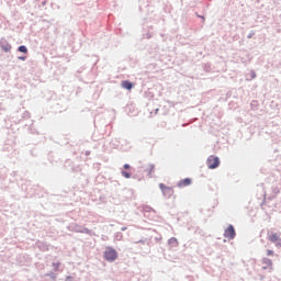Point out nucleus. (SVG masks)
<instances>
[{
    "label": "nucleus",
    "mask_w": 281,
    "mask_h": 281,
    "mask_svg": "<svg viewBox=\"0 0 281 281\" xmlns=\"http://www.w3.org/2000/svg\"><path fill=\"white\" fill-rule=\"evenodd\" d=\"M103 256L106 261L114 262L119 258V252H117V250H115V248L108 247V248H105Z\"/></svg>",
    "instance_id": "f257e3e1"
},
{
    "label": "nucleus",
    "mask_w": 281,
    "mask_h": 281,
    "mask_svg": "<svg viewBox=\"0 0 281 281\" xmlns=\"http://www.w3.org/2000/svg\"><path fill=\"white\" fill-rule=\"evenodd\" d=\"M206 166H209V169H216L220 166V158L216 156H209Z\"/></svg>",
    "instance_id": "f03ea898"
},
{
    "label": "nucleus",
    "mask_w": 281,
    "mask_h": 281,
    "mask_svg": "<svg viewBox=\"0 0 281 281\" xmlns=\"http://www.w3.org/2000/svg\"><path fill=\"white\" fill-rule=\"evenodd\" d=\"M235 236H236L235 229L233 225H229L224 233V237L227 238L228 240H232L235 238Z\"/></svg>",
    "instance_id": "7ed1b4c3"
},
{
    "label": "nucleus",
    "mask_w": 281,
    "mask_h": 281,
    "mask_svg": "<svg viewBox=\"0 0 281 281\" xmlns=\"http://www.w3.org/2000/svg\"><path fill=\"white\" fill-rule=\"evenodd\" d=\"M159 188L162 191L164 195H171L175 193V190H172L171 187H166V184L160 183Z\"/></svg>",
    "instance_id": "20e7f679"
},
{
    "label": "nucleus",
    "mask_w": 281,
    "mask_h": 281,
    "mask_svg": "<svg viewBox=\"0 0 281 281\" xmlns=\"http://www.w3.org/2000/svg\"><path fill=\"white\" fill-rule=\"evenodd\" d=\"M121 87L123 89H126L127 91H131L133 89L134 85L128 80H124L121 82Z\"/></svg>",
    "instance_id": "39448f33"
},
{
    "label": "nucleus",
    "mask_w": 281,
    "mask_h": 281,
    "mask_svg": "<svg viewBox=\"0 0 281 281\" xmlns=\"http://www.w3.org/2000/svg\"><path fill=\"white\" fill-rule=\"evenodd\" d=\"M280 239L279 235L277 233H271L268 235V240L270 243H277Z\"/></svg>",
    "instance_id": "423d86ee"
},
{
    "label": "nucleus",
    "mask_w": 281,
    "mask_h": 281,
    "mask_svg": "<svg viewBox=\"0 0 281 281\" xmlns=\"http://www.w3.org/2000/svg\"><path fill=\"white\" fill-rule=\"evenodd\" d=\"M192 184V180L191 179H184V180H181L179 183H178V187L179 188H184V187H189Z\"/></svg>",
    "instance_id": "0eeeda50"
},
{
    "label": "nucleus",
    "mask_w": 281,
    "mask_h": 281,
    "mask_svg": "<svg viewBox=\"0 0 281 281\" xmlns=\"http://www.w3.org/2000/svg\"><path fill=\"white\" fill-rule=\"evenodd\" d=\"M262 263L263 265H267V268H269L270 270H272V267H273V262L270 258H263L262 259Z\"/></svg>",
    "instance_id": "6e6552de"
},
{
    "label": "nucleus",
    "mask_w": 281,
    "mask_h": 281,
    "mask_svg": "<svg viewBox=\"0 0 281 281\" xmlns=\"http://www.w3.org/2000/svg\"><path fill=\"white\" fill-rule=\"evenodd\" d=\"M145 171H147V173L151 176L155 171V166L154 165L148 166L147 169H145Z\"/></svg>",
    "instance_id": "1a4fd4ad"
},
{
    "label": "nucleus",
    "mask_w": 281,
    "mask_h": 281,
    "mask_svg": "<svg viewBox=\"0 0 281 281\" xmlns=\"http://www.w3.org/2000/svg\"><path fill=\"white\" fill-rule=\"evenodd\" d=\"M19 52L26 54L27 53V48L25 46H20L19 47Z\"/></svg>",
    "instance_id": "9d476101"
},
{
    "label": "nucleus",
    "mask_w": 281,
    "mask_h": 281,
    "mask_svg": "<svg viewBox=\"0 0 281 281\" xmlns=\"http://www.w3.org/2000/svg\"><path fill=\"white\" fill-rule=\"evenodd\" d=\"M122 176L126 179L131 178V173H128L127 171H122Z\"/></svg>",
    "instance_id": "9b49d317"
},
{
    "label": "nucleus",
    "mask_w": 281,
    "mask_h": 281,
    "mask_svg": "<svg viewBox=\"0 0 281 281\" xmlns=\"http://www.w3.org/2000/svg\"><path fill=\"white\" fill-rule=\"evenodd\" d=\"M266 255H267L268 257L273 256V255H274V251H273V250H267Z\"/></svg>",
    "instance_id": "f8f14e48"
},
{
    "label": "nucleus",
    "mask_w": 281,
    "mask_h": 281,
    "mask_svg": "<svg viewBox=\"0 0 281 281\" xmlns=\"http://www.w3.org/2000/svg\"><path fill=\"white\" fill-rule=\"evenodd\" d=\"M11 48H12V47H11L10 45H7L5 47H3V50H4V52H10Z\"/></svg>",
    "instance_id": "ddd939ff"
},
{
    "label": "nucleus",
    "mask_w": 281,
    "mask_h": 281,
    "mask_svg": "<svg viewBox=\"0 0 281 281\" xmlns=\"http://www.w3.org/2000/svg\"><path fill=\"white\" fill-rule=\"evenodd\" d=\"M145 211H147V212H151V211H153V209H151L150 206H147V207H145Z\"/></svg>",
    "instance_id": "4468645a"
},
{
    "label": "nucleus",
    "mask_w": 281,
    "mask_h": 281,
    "mask_svg": "<svg viewBox=\"0 0 281 281\" xmlns=\"http://www.w3.org/2000/svg\"><path fill=\"white\" fill-rule=\"evenodd\" d=\"M130 168H131V166L128 164L124 165V169H130Z\"/></svg>",
    "instance_id": "2eb2a0df"
},
{
    "label": "nucleus",
    "mask_w": 281,
    "mask_h": 281,
    "mask_svg": "<svg viewBox=\"0 0 281 281\" xmlns=\"http://www.w3.org/2000/svg\"><path fill=\"white\" fill-rule=\"evenodd\" d=\"M281 247V243H277V248H280Z\"/></svg>",
    "instance_id": "dca6fc26"
},
{
    "label": "nucleus",
    "mask_w": 281,
    "mask_h": 281,
    "mask_svg": "<svg viewBox=\"0 0 281 281\" xmlns=\"http://www.w3.org/2000/svg\"><path fill=\"white\" fill-rule=\"evenodd\" d=\"M21 60H25V57H20Z\"/></svg>",
    "instance_id": "f3484780"
},
{
    "label": "nucleus",
    "mask_w": 281,
    "mask_h": 281,
    "mask_svg": "<svg viewBox=\"0 0 281 281\" xmlns=\"http://www.w3.org/2000/svg\"><path fill=\"white\" fill-rule=\"evenodd\" d=\"M263 270H267V267H262Z\"/></svg>",
    "instance_id": "a211bd4d"
}]
</instances>
